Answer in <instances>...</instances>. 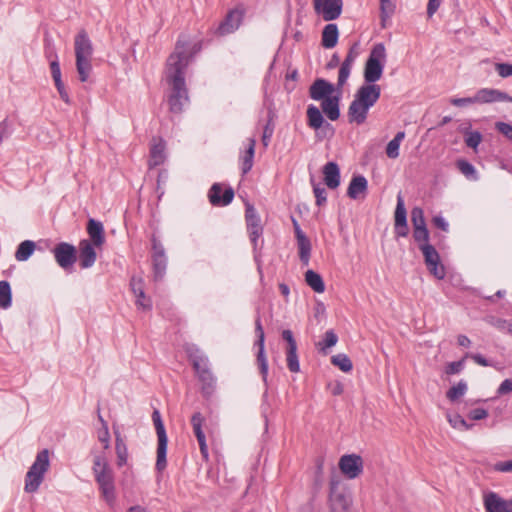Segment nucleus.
Instances as JSON below:
<instances>
[{"label":"nucleus","instance_id":"2","mask_svg":"<svg viewBox=\"0 0 512 512\" xmlns=\"http://www.w3.org/2000/svg\"><path fill=\"white\" fill-rule=\"evenodd\" d=\"M92 470L103 498L113 505L116 500L114 474L105 456L94 457Z\"/></svg>","mask_w":512,"mask_h":512},{"label":"nucleus","instance_id":"10","mask_svg":"<svg viewBox=\"0 0 512 512\" xmlns=\"http://www.w3.org/2000/svg\"><path fill=\"white\" fill-rule=\"evenodd\" d=\"M152 265L155 281H161L166 273L167 256L161 241L155 235L152 236Z\"/></svg>","mask_w":512,"mask_h":512},{"label":"nucleus","instance_id":"4","mask_svg":"<svg viewBox=\"0 0 512 512\" xmlns=\"http://www.w3.org/2000/svg\"><path fill=\"white\" fill-rule=\"evenodd\" d=\"M49 465V451L43 449L37 453L33 464L26 473L24 490L27 493H34L39 489Z\"/></svg>","mask_w":512,"mask_h":512},{"label":"nucleus","instance_id":"45","mask_svg":"<svg viewBox=\"0 0 512 512\" xmlns=\"http://www.w3.org/2000/svg\"><path fill=\"white\" fill-rule=\"evenodd\" d=\"M456 165H457V168L460 170V172L465 177H467L469 179H474V180L477 179L476 169L470 162H468L467 160L461 159V160L457 161Z\"/></svg>","mask_w":512,"mask_h":512},{"label":"nucleus","instance_id":"62","mask_svg":"<svg viewBox=\"0 0 512 512\" xmlns=\"http://www.w3.org/2000/svg\"><path fill=\"white\" fill-rule=\"evenodd\" d=\"M488 416V411L484 408H476L469 412L468 417L471 420H482L485 419Z\"/></svg>","mask_w":512,"mask_h":512},{"label":"nucleus","instance_id":"41","mask_svg":"<svg viewBox=\"0 0 512 512\" xmlns=\"http://www.w3.org/2000/svg\"><path fill=\"white\" fill-rule=\"evenodd\" d=\"M11 287L8 281H0V307L7 309L11 306Z\"/></svg>","mask_w":512,"mask_h":512},{"label":"nucleus","instance_id":"56","mask_svg":"<svg viewBox=\"0 0 512 512\" xmlns=\"http://www.w3.org/2000/svg\"><path fill=\"white\" fill-rule=\"evenodd\" d=\"M54 84H55V87L60 95V98L67 104L70 103V98H69V94L65 88V85L62 81V78L61 79H58V80H55L54 81Z\"/></svg>","mask_w":512,"mask_h":512},{"label":"nucleus","instance_id":"28","mask_svg":"<svg viewBox=\"0 0 512 512\" xmlns=\"http://www.w3.org/2000/svg\"><path fill=\"white\" fill-rule=\"evenodd\" d=\"M339 38L338 26L334 23L327 24L322 31V46L332 49L337 45Z\"/></svg>","mask_w":512,"mask_h":512},{"label":"nucleus","instance_id":"6","mask_svg":"<svg viewBox=\"0 0 512 512\" xmlns=\"http://www.w3.org/2000/svg\"><path fill=\"white\" fill-rule=\"evenodd\" d=\"M386 62V49L383 43L373 46L364 67L366 83H376L382 77Z\"/></svg>","mask_w":512,"mask_h":512},{"label":"nucleus","instance_id":"33","mask_svg":"<svg viewBox=\"0 0 512 512\" xmlns=\"http://www.w3.org/2000/svg\"><path fill=\"white\" fill-rule=\"evenodd\" d=\"M305 281L307 285L316 293H323L325 291V283L322 276L314 270L306 271Z\"/></svg>","mask_w":512,"mask_h":512},{"label":"nucleus","instance_id":"49","mask_svg":"<svg viewBox=\"0 0 512 512\" xmlns=\"http://www.w3.org/2000/svg\"><path fill=\"white\" fill-rule=\"evenodd\" d=\"M98 418L103 426L102 429L99 430V432H98V440L101 443H103L104 448L107 449L109 447V442H110V434H109L108 426H107L106 421L103 419V417L100 414H98Z\"/></svg>","mask_w":512,"mask_h":512},{"label":"nucleus","instance_id":"50","mask_svg":"<svg viewBox=\"0 0 512 512\" xmlns=\"http://www.w3.org/2000/svg\"><path fill=\"white\" fill-rule=\"evenodd\" d=\"M413 237H414V240L418 243V246L423 245V244H430L429 243V231H428L427 227L414 229Z\"/></svg>","mask_w":512,"mask_h":512},{"label":"nucleus","instance_id":"32","mask_svg":"<svg viewBox=\"0 0 512 512\" xmlns=\"http://www.w3.org/2000/svg\"><path fill=\"white\" fill-rule=\"evenodd\" d=\"M248 141V148L246 149L244 155L241 157L240 167L243 175L247 174L252 169L254 162L256 140L254 138H249Z\"/></svg>","mask_w":512,"mask_h":512},{"label":"nucleus","instance_id":"34","mask_svg":"<svg viewBox=\"0 0 512 512\" xmlns=\"http://www.w3.org/2000/svg\"><path fill=\"white\" fill-rule=\"evenodd\" d=\"M405 138V132L399 131L392 140H390L386 146V155L390 159H396L399 157V148L401 142Z\"/></svg>","mask_w":512,"mask_h":512},{"label":"nucleus","instance_id":"13","mask_svg":"<svg viewBox=\"0 0 512 512\" xmlns=\"http://www.w3.org/2000/svg\"><path fill=\"white\" fill-rule=\"evenodd\" d=\"M314 10L325 21H333L342 13L343 0H313Z\"/></svg>","mask_w":512,"mask_h":512},{"label":"nucleus","instance_id":"37","mask_svg":"<svg viewBox=\"0 0 512 512\" xmlns=\"http://www.w3.org/2000/svg\"><path fill=\"white\" fill-rule=\"evenodd\" d=\"M468 386L465 380H460L456 385L452 386L447 392L446 397L451 402H456L467 392Z\"/></svg>","mask_w":512,"mask_h":512},{"label":"nucleus","instance_id":"18","mask_svg":"<svg viewBox=\"0 0 512 512\" xmlns=\"http://www.w3.org/2000/svg\"><path fill=\"white\" fill-rule=\"evenodd\" d=\"M205 422L204 416L200 412H196L191 417V425L193 428V432L197 438L200 453L202 455V458L205 461L209 460V452H208V446L206 443V436L204 434V431L202 429V426Z\"/></svg>","mask_w":512,"mask_h":512},{"label":"nucleus","instance_id":"23","mask_svg":"<svg viewBox=\"0 0 512 512\" xmlns=\"http://www.w3.org/2000/svg\"><path fill=\"white\" fill-rule=\"evenodd\" d=\"M242 22V13L238 10L230 11L218 27L220 35H226L236 31Z\"/></svg>","mask_w":512,"mask_h":512},{"label":"nucleus","instance_id":"52","mask_svg":"<svg viewBox=\"0 0 512 512\" xmlns=\"http://www.w3.org/2000/svg\"><path fill=\"white\" fill-rule=\"evenodd\" d=\"M130 286L136 298H145L142 279L132 277Z\"/></svg>","mask_w":512,"mask_h":512},{"label":"nucleus","instance_id":"5","mask_svg":"<svg viewBox=\"0 0 512 512\" xmlns=\"http://www.w3.org/2000/svg\"><path fill=\"white\" fill-rule=\"evenodd\" d=\"M511 102L512 96L494 88H482L471 97L451 98L450 103L456 107H466L472 104H488L494 102Z\"/></svg>","mask_w":512,"mask_h":512},{"label":"nucleus","instance_id":"31","mask_svg":"<svg viewBox=\"0 0 512 512\" xmlns=\"http://www.w3.org/2000/svg\"><path fill=\"white\" fill-rule=\"evenodd\" d=\"M505 499L498 494L490 492L484 497V506L486 512H505Z\"/></svg>","mask_w":512,"mask_h":512},{"label":"nucleus","instance_id":"44","mask_svg":"<svg viewBox=\"0 0 512 512\" xmlns=\"http://www.w3.org/2000/svg\"><path fill=\"white\" fill-rule=\"evenodd\" d=\"M287 367L291 372L297 373L300 370L297 348H287L286 351Z\"/></svg>","mask_w":512,"mask_h":512},{"label":"nucleus","instance_id":"64","mask_svg":"<svg viewBox=\"0 0 512 512\" xmlns=\"http://www.w3.org/2000/svg\"><path fill=\"white\" fill-rule=\"evenodd\" d=\"M443 0H429L427 4V15L431 18L439 9Z\"/></svg>","mask_w":512,"mask_h":512},{"label":"nucleus","instance_id":"46","mask_svg":"<svg viewBox=\"0 0 512 512\" xmlns=\"http://www.w3.org/2000/svg\"><path fill=\"white\" fill-rule=\"evenodd\" d=\"M337 342L338 336L332 329H330L325 332L324 338L318 343V346L322 351H325L326 349L335 346Z\"/></svg>","mask_w":512,"mask_h":512},{"label":"nucleus","instance_id":"1","mask_svg":"<svg viewBox=\"0 0 512 512\" xmlns=\"http://www.w3.org/2000/svg\"><path fill=\"white\" fill-rule=\"evenodd\" d=\"M201 50V43H191L186 36H180L175 50L166 61L165 80L169 86L167 102L173 114H180L189 103L185 72L193 56Z\"/></svg>","mask_w":512,"mask_h":512},{"label":"nucleus","instance_id":"59","mask_svg":"<svg viewBox=\"0 0 512 512\" xmlns=\"http://www.w3.org/2000/svg\"><path fill=\"white\" fill-rule=\"evenodd\" d=\"M498 132L512 140V125L506 122H497L495 125Z\"/></svg>","mask_w":512,"mask_h":512},{"label":"nucleus","instance_id":"35","mask_svg":"<svg viewBox=\"0 0 512 512\" xmlns=\"http://www.w3.org/2000/svg\"><path fill=\"white\" fill-rule=\"evenodd\" d=\"M35 247V242L31 240H25L21 242L15 252V258L18 261L28 260L35 251Z\"/></svg>","mask_w":512,"mask_h":512},{"label":"nucleus","instance_id":"8","mask_svg":"<svg viewBox=\"0 0 512 512\" xmlns=\"http://www.w3.org/2000/svg\"><path fill=\"white\" fill-rule=\"evenodd\" d=\"M245 219H246L247 230L249 233V238L253 245V250L255 253L254 257H255V259H257V257H258L257 251L261 250V248L263 246V240H262L263 226L261 224V219H260L257 211L250 204L246 205Z\"/></svg>","mask_w":512,"mask_h":512},{"label":"nucleus","instance_id":"39","mask_svg":"<svg viewBox=\"0 0 512 512\" xmlns=\"http://www.w3.org/2000/svg\"><path fill=\"white\" fill-rule=\"evenodd\" d=\"M395 8L396 6L393 0H380V18L382 27L386 26V21L394 14Z\"/></svg>","mask_w":512,"mask_h":512},{"label":"nucleus","instance_id":"55","mask_svg":"<svg viewBox=\"0 0 512 512\" xmlns=\"http://www.w3.org/2000/svg\"><path fill=\"white\" fill-rule=\"evenodd\" d=\"M273 133L274 125L271 123V120H269L263 129L262 143L264 147H267L269 145Z\"/></svg>","mask_w":512,"mask_h":512},{"label":"nucleus","instance_id":"16","mask_svg":"<svg viewBox=\"0 0 512 512\" xmlns=\"http://www.w3.org/2000/svg\"><path fill=\"white\" fill-rule=\"evenodd\" d=\"M234 198V190L232 187H227L224 191L222 185L214 183L208 191L209 202L216 207H223L229 205Z\"/></svg>","mask_w":512,"mask_h":512},{"label":"nucleus","instance_id":"17","mask_svg":"<svg viewBox=\"0 0 512 512\" xmlns=\"http://www.w3.org/2000/svg\"><path fill=\"white\" fill-rule=\"evenodd\" d=\"M381 95V88L379 85L374 83H366L358 88L354 97L368 106L369 108L373 107L375 103L378 101Z\"/></svg>","mask_w":512,"mask_h":512},{"label":"nucleus","instance_id":"51","mask_svg":"<svg viewBox=\"0 0 512 512\" xmlns=\"http://www.w3.org/2000/svg\"><path fill=\"white\" fill-rule=\"evenodd\" d=\"M312 184H313V193L316 198V204L319 207L323 206L327 201L326 190L320 184H316L313 181H312Z\"/></svg>","mask_w":512,"mask_h":512},{"label":"nucleus","instance_id":"26","mask_svg":"<svg viewBox=\"0 0 512 512\" xmlns=\"http://www.w3.org/2000/svg\"><path fill=\"white\" fill-rule=\"evenodd\" d=\"M87 233L91 239V243L95 246H101L105 242L104 227L100 221L89 219L87 223Z\"/></svg>","mask_w":512,"mask_h":512},{"label":"nucleus","instance_id":"53","mask_svg":"<svg viewBox=\"0 0 512 512\" xmlns=\"http://www.w3.org/2000/svg\"><path fill=\"white\" fill-rule=\"evenodd\" d=\"M463 369H464V359L448 363L445 367V373L447 375H455V374H459Z\"/></svg>","mask_w":512,"mask_h":512},{"label":"nucleus","instance_id":"7","mask_svg":"<svg viewBox=\"0 0 512 512\" xmlns=\"http://www.w3.org/2000/svg\"><path fill=\"white\" fill-rule=\"evenodd\" d=\"M152 421L154 423L158 444H157V459L155 468L158 472H162L167 465L166 455H167V444L168 437L166 433V429L164 423L162 421L161 414L159 410L155 409L152 413Z\"/></svg>","mask_w":512,"mask_h":512},{"label":"nucleus","instance_id":"20","mask_svg":"<svg viewBox=\"0 0 512 512\" xmlns=\"http://www.w3.org/2000/svg\"><path fill=\"white\" fill-rule=\"evenodd\" d=\"M335 87L325 79H316L309 87V96L315 101H322L333 95Z\"/></svg>","mask_w":512,"mask_h":512},{"label":"nucleus","instance_id":"3","mask_svg":"<svg viewBox=\"0 0 512 512\" xmlns=\"http://www.w3.org/2000/svg\"><path fill=\"white\" fill-rule=\"evenodd\" d=\"M76 69L81 82H86L92 70L91 57L93 54L92 42L85 30H81L74 41Z\"/></svg>","mask_w":512,"mask_h":512},{"label":"nucleus","instance_id":"21","mask_svg":"<svg viewBox=\"0 0 512 512\" xmlns=\"http://www.w3.org/2000/svg\"><path fill=\"white\" fill-rule=\"evenodd\" d=\"M94 244H92L89 240H82L79 243V265L83 269L90 268L94 265L96 261V251L94 249Z\"/></svg>","mask_w":512,"mask_h":512},{"label":"nucleus","instance_id":"60","mask_svg":"<svg viewBox=\"0 0 512 512\" xmlns=\"http://www.w3.org/2000/svg\"><path fill=\"white\" fill-rule=\"evenodd\" d=\"M464 358H471L475 363L483 367L492 366V364L479 353H466Z\"/></svg>","mask_w":512,"mask_h":512},{"label":"nucleus","instance_id":"12","mask_svg":"<svg viewBox=\"0 0 512 512\" xmlns=\"http://www.w3.org/2000/svg\"><path fill=\"white\" fill-rule=\"evenodd\" d=\"M53 254L57 264L64 270H71L77 260L76 248L67 242L58 243Z\"/></svg>","mask_w":512,"mask_h":512},{"label":"nucleus","instance_id":"63","mask_svg":"<svg viewBox=\"0 0 512 512\" xmlns=\"http://www.w3.org/2000/svg\"><path fill=\"white\" fill-rule=\"evenodd\" d=\"M11 134L10 125L7 119L0 122V145L7 139Z\"/></svg>","mask_w":512,"mask_h":512},{"label":"nucleus","instance_id":"24","mask_svg":"<svg viewBox=\"0 0 512 512\" xmlns=\"http://www.w3.org/2000/svg\"><path fill=\"white\" fill-rule=\"evenodd\" d=\"M340 96L332 95L321 101V109L327 118L336 121L340 117Z\"/></svg>","mask_w":512,"mask_h":512},{"label":"nucleus","instance_id":"47","mask_svg":"<svg viewBox=\"0 0 512 512\" xmlns=\"http://www.w3.org/2000/svg\"><path fill=\"white\" fill-rule=\"evenodd\" d=\"M411 222L414 229L426 227L424 212L420 207H414L411 211Z\"/></svg>","mask_w":512,"mask_h":512},{"label":"nucleus","instance_id":"61","mask_svg":"<svg viewBox=\"0 0 512 512\" xmlns=\"http://www.w3.org/2000/svg\"><path fill=\"white\" fill-rule=\"evenodd\" d=\"M512 392V378L505 379L497 389V395L502 396Z\"/></svg>","mask_w":512,"mask_h":512},{"label":"nucleus","instance_id":"54","mask_svg":"<svg viewBox=\"0 0 512 512\" xmlns=\"http://www.w3.org/2000/svg\"><path fill=\"white\" fill-rule=\"evenodd\" d=\"M351 69H352V67L341 64L339 73H338V82H337V86L339 88L343 87L345 85V83L347 82V80L350 76V73H351Z\"/></svg>","mask_w":512,"mask_h":512},{"label":"nucleus","instance_id":"29","mask_svg":"<svg viewBox=\"0 0 512 512\" xmlns=\"http://www.w3.org/2000/svg\"><path fill=\"white\" fill-rule=\"evenodd\" d=\"M165 142L160 138L157 143H154L150 149V167H156L165 161Z\"/></svg>","mask_w":512,"mask_h":512},{"label":"nucleus","instance_id":"43","mask_svg":"<svg viewBox=\"0 0 512 512\" xmlns=\"http://www.w3.org/2000/svg\"><path fill=\"white\" fill-rule=\"evenodd\" d=\"M447 420L449 424L458 430H469L473 426L472 424H468L466 420L459 414H447Z\"/></svg>","mask_w":512,"mask_h":512},{"label":"nucleus","instance_id":"30","mask_svg":"<svg viewBox=\"0 0 512 512\" xmlns=\"http://www.w3.org/2000/svg\"><path fill=\"white\" fill-rule=\"evenodd\" d=\"M193 366L195 371L197 372L201 381L206 383L207 385H211L214 382V377L212 373L207 368V359L200 357L199 359L193 360Z\"/></svg>","mask_w":512,"mask_h":512},{"label":"nucleus","instance_id":"40","mask_svg":"<svg viewBox=\"0 0 512 512\" xmlns=\"http://www.w3.org/2000/svg\"><path fill=\"white\" fill-rule=\"evenodd\" d=\"M331 363L345 373L350 372L353 368L352 361L344 353H338L332 356Z\"/></svg>","mask_w":512,"mask_h":512},{"label":"nucleus","instance_id":"57","mask_svg":"<svg viewBox=\"0 0 512 512\" xmlns=\"http://www.w3.org/2000/svg\"><path fill=\"white\" fill-rule=\"evenodd\" d=\"M50 71L54 81L62 78L60 63L57 55H55V59L51 60L50 62Z\"/></svg>","mask_w":512,"mask_h":512},{"label":"nucleus","instance_id":"22","mask_svg":"<svg viewBox=\"0 0 512 512\" xmlns=\"http://www.w3.org/2000/svg\"><path fill=\"white\" fill-rule=\"evenodd\" d=\"M369 107L358 101L355 97L348 108V119L350 123L363 124L369 112Z\"/></svg>","mask_w":512,"mask_h":512},{"label":"nucleus","instance_id":"15","mask_svg":"<svg viewBox=\"0 0 512 512\" xmlns=\"http://www.w3.org/2000/svg\"><path fill=\"white\" fill-rule=\"evenodd\" d=\"M341 472L349 479L357 478L363 471V461L359 455H343L339 460Z\"/></svg>","mask_w":512,"mask_h":512},{"label":"nucleus","instance_id":"19","mask_svg":"<svg viewBox=\"0 0 512 512\" xmlns=\"http://www.w3.org/2000/svg\"><path fill=\"white\" fill-rule=\"evenodd\" d=\"M306 115L307 125L311 129L315 131L322 129L325 132L330 131L331 134H333L334 130L332 125L324 119L322 112L317 106L313 104L308 105Z\"/></svg>","mask_w":512,"mask_h":512},{"label":"nucleus","instance_id":"9","mask_svg":"<svg viewBox=\"0 0 512 512\" xmlns=\"http://www.w3.org/2000/svg\"><path fill=\"white\" fill-rule=\"evenodd\" d=\"M340 480L332 477L330 480L329 501L332 512H346L351 505L350 496L339 487Z\"/></svg>","mask_w":512,"mask_h":512},{"label":"nucleus","instance_id":"11","mask_svg":"<svg viewBox=\"0 0 512 512\" xmlns=\"http://www.w3.org/2000/svg\"><path fill=\"white\" fill-rule=\"evenodd\" d=\"M424 256V262L429 272L437 279L441 280L445 277V268L440 263V256L435 247L431 244L419 245Z\"/></svg>","mask_w":512,"mask_h":512},{"label":"nucleus","instance_id":"27","mask_svg":"<svg viewBox=\"0 0 512 512\" xmlns=\"http://www.w3.org/2000/svg\"><path fill=\"white\" fill-rule=\"evenodd\" d=\"M368 182L367 179L362 175L354 176L348 186L347 195L351 199H358L360 194H364L367 191Z\"/></svg>","mask_w":512,"mask_h":512},{"label":"nucleus","instance_id":"48","mask_svg":"<svg viewBox=\"0 0 512 512\" xmlns=\"http://www.w3.org/2000/svg\"><path fill=\"white\" fill-rule=\"evenodd\" d=\"M465 144L473 149H476L482 141V134L479 131H466Z\"/></svg>","mask_w":512,"mask_h":512},{"label":"nucleus","instance_id":"38","mask_svg":"<svg viewBox=\"0 0 512 512\" xmlns=\"http://www.w3.org/2000/svg\"><path fill=\"white\" fill-rule=\"evenodd\" d=\"M297 246L299 250V258L300 261L304 265L309 264L310 255H311V242L308 237L297 240Z\"/></svg>","mask_w":512,"mask_h":512},{"label":"nucleus","instance_id":"58","mask_svg":"<svg viewBox=\"0 0 512 512\" xmlns=\"http://www.w3.org/2000/svg\"><path fill=\"white\" fill-rule=\"evenodd\" d=\"M496 71L502 78H507L512 76V64L509 63H497Z\"/></svg>","mask_w":512,"mask_h":512},{"label":"nucleus","instance_id":"36","mask_svg":"<svg viewBox=\"0 0 512 512\" xmlns=\"http://www.w3.org/2000/svg\"><path fill=\"white\" fill-rule=\"evenodd\" d=\"M115 450L118 467L126 465L128 461V449L124 440L120 437L119 434L116 435Z\"/></svg>","mask_w":512,"mask_h":512},{"label":"nucleus","instance_id":"25","mask_svg":"<svg viewBox=\"0 0 512 512\" xmlns=\"http://www.w3.org/2000/svg\"><path fill=\"white\" fill-rule=\"evenodd\" d=\"M324 182L330 189H336L340 185V169L337 163L328 162L323 166Z\"/></svg>","mask_w":512,"mask_h":512},{"label":"nucleus","instance_id":"42","mask_svg":"<svg viewBox=\"0 0 512 512\" xmlns=\"http://www.w3.org/2000/svg\"><path fill=\"white\" fill-rule=\"evenodd\" d=\"M407 223V212L404 205V199L399 193L397 195V204L395 209V225Z\"/></svg>","mask_w":512,"mask_h":512},{"label":"nucleus","instance_id":"14","mask_svg":"<svg viewBox=\"0 0 512 512\" xmlns=\"http://www.w3.org/2000/svg\"><path fill=\"white\" fill-rule=\"evenodd\" d=\"M255 332L257 335L255 346L258 347L257 364L260 369L262 379L266 383L268 375V362L264 350L265 334L259 317H257V319L255 320Z\"/></svg>","mask_w":512,"mask_h":512}]
</instances>
